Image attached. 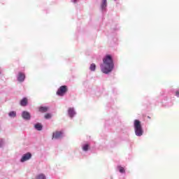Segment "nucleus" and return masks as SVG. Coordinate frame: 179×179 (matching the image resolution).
<instances>
[{"label": "nucleus", "instance_id": "obj_1", "mask_svg": "<svg viewBox=\"0 0 179 179\" xmlns=\"http://www.w3.org/2000/svg\"><path fill=\"white\" fill-rule=\"evenodd\" d=\"M114 69V60L113 56L106 55L103 59V64H101V70L103 73H110Z\"/></svg>", "mask_w": 179, "mask_h": 179}, {"label": "nucleus", "instance_id": "obj_2", "mask_svg": "<svg viewBox=\"0 0 179 179\" xmlns=\"http://www.w3.org/2000/svg\"><path fill=\"white\" fill-rule=\"evenodd\" d=\"M134 131L136 136H142L143 135V129H142V124L141 121L134 120Z\"/></svg>", "mask_w": 179, "mask_h": 179}, {"label": "nucleus", "instance_id": "obj_3", "mask_svg": "<svg viewBox=\"0 0 179 179\" xmlns=\"http://www.w3.org/2000/svg\"><path fill=\"white\" fill-rule=\"evenodd\" d=\"M68 92V87L66 85H62L57 90V96H64Z\"/></svg>", "mask_w": 179, "mask_h": 179}, {"label": "nucleus", "instance_id": "obj_4", "mask_svg": "<svg viewBox=\"0 0 179 179\" xmlns=\"http://www.w3.org/2000/svg\"><path fill=\"white\" fill-rule=\"evenodd\" d=\"M31 159V153L27 152L24 154L20 159L21 163H24V162H27V160H30Z\"/></svg>", "mask_w": 179, "mask_h": 179}, {"label": "nucleus", "instance_id": "obj_5", "mask_svg": "<svg viewBox=\"0 0 179 179\" xmlns=\"http://www.w3.org/2000/svg\"><path fill=\"white\" fill-rule=\"evenodd\" d=\"M63 134L62 131H55L52 134V139H59V138H62Z\"/></svg>", "mask_w": 179, "mask_h": 179}, {"label": "nucleus", "instance_id": "obj_6", "mask_svg": "<svg viewBox=\"0 0 179 179\" xmlns=\"http://www.w3.org/2000/svg\"><path fill=\"white\" fill-rule=\"evenodd\" d=\"M25 78H26V76L24 75V73H18V77H17L18 82H23Z\"/></svg>", "mask_w": 179, "mask_h": 179}, {"label": "nucleus", "instance_id": "obj_7", "mask_svg": "<svg viewBox=\"0 0 179 179\" xmlns=\"http://www.w3.org/2000/svg\"><path fill=\"white\" fill-rule=\"evenodd\" d=\"M22 118L24 120H30V113L26 110L22 112Z\"/></svg>", "mask_w": 179, "mask_h": 179}, {"label": "nucleus", "instance_id": "obj_8", "mask_svg": "<svg viewBox=\"0 0 179 179\" xmlns=\"http://www.w3.org/2000/svg\"><path fill=\"white\" fill-rule=\"evenodd\" d=\"M27 103H29V100L27 99V98H23L21 101H20V106H22V107H26V106H27Z\"/></svg>", "mask_w": 179, "mask_h": 179}, {"label": "nucleus", "instance_id": "obj_9", "mask_svg": "<svg viewBox=\"0 0 179 179\" xmlns=\"http://www.w3.org/2000/svg\"><path fill=\"white\" fill-rule=\"evenodd\" d=\"M49 108L47 106H41L38 108V110L40 113H47V111H48Z\"/></svg>", "mask_w": 179, "mask_h": 179}, {"label": "nucleus", "instance_id": "obj_10", "mask_svg": "<svg viewBox=\"0 0 179 179\" xmlns=\"http://www.w3.org/2000/svg\"><path fill=\"white\" fill-rule=\"evenodd\" d=\"M68 113H69V117H71V118L73 117V115H75V114H76L75 110H73V108H69Z\"/></svg>", "mask_w": 179, "mask_h": 179}, {"label": "nucleus", "instance_id": "obj_11", "mask_svg": "<svg viewBox=\"0 0 179 179\" xmlns=\"http://www.w3.org/2000/svg\"><path fill=\"white\" fill-rule=\"evenodd\" d=\"M34 128L37 129V131H41L43 129V126L40 123H37L34 125Z\"/></svg>", "mask_w": 179, "mask_h": 179}, {"label": "nucleus", "instance_id": "obj_12", "mask_svg": "<svg viewBox=\"0 0 179 179\" xmlns=\"http://www.w3.org/2000/svg\"><path fill=\"white\" fill-rule=\"evenodd\" d=\"M107 6V0H102L101 8L105 9Z\"/></svg>", "mask_w": 179, "mask_h": 179}, {"label": "nucleus", "instance_id": "obj_13", "mask_svg": "<svg viewBox=\"0 0 179 179\" xmlns=\"http://www.w3.org/2000/svg\"><path fill=\"white\" fill-rule=\"evenodd\" d=\"M89 148H90L89 144H85V145L83 146V150L85 152H87V150H89Z\"/></svg>", "mask_w": 179, "mask_h": 179}, {"label": "nucleus", "instance_id": "obj_14", "mask_svg": "<svg viewBox=\"0 0 179 179\" xmlns=\"http://www.w3.org/2000/svg\"><path fill=\"white\" fill-rule=\"evenodd\" d=\"M90 69L92 71H96V64L94 63L92 64L90 66Z\"/></svg>", "mask_w": 179, "mask_h": 179}, {"label": "nucleus", "instance_id": "obj_15", "mask_svg": "<svg viewBox=\"0 0 179 179\" xmlns=\"http://www.w3.org/2000/svg\"><path fill=\"white\" fill-rule=\"evenodd\" d=\"M8 115L12 118H15V117H16V113L15 111H11L8 113Z\"/></svg>", "mask_w": 179, "mask_h": 179}, {"label": "nucleus", "instance_id": "obj_16", "mask_svg": "<svg viewBox=\"0 0 179 179\" xmlns=\"http://www.w3.org/2000/svg\"><path fill=\"white\" fill-rule=\"evenodd\" d=\"M36 179H45V175L41 173L36 177Z\"/></svg>", "mask_w": 179, "mask_h": 179}, {"label": "nucleus", "instance_id": "obj_17", "mask_svg": "<svg viewBox=\"0 0 179 179\" xmlns=\"http://www.w3.org/2000/svg\"><path fill=\"white\" fill-rule=\"evenodd\" d=\"M117 168L119 169L120 173H125V169H124V167L118 166Z\"/></svg>", "mask_w": 179, "mask_h": 179}, {"label": "nucleus", "instance_id": "obj_18", "mask_svg": "<svg viewBox=\"0 0 179 179\" xmlns=\"http://www.w3.org/2000/svg\"><path fill=\"white\" fill-rule=\"evenodd\" d=\"M45 118L46 120H50V118H51V113H46V114L45 115Z\"/></svg>", "mask_w": 179, "mask_h": 179}, {"label": "nucleus", "instance_id": "obj_19", "mask_svg": "<svg viewBox=\"0 0 179 179\" xmlns=\"http://www.w3.org/2000/svg\"><path fill=\"white\" fill-rule=\"evenodd\" d=\"M176 96H177V97H179V91L176 92Z\"/></svg>", "mask_w": 179, "mask_h": 179}, {"label": "nucleus", "instance_id": "obj_20", "mask_svg": "<svg viewBox=\"0 0 179 179\" xmlns=\"http://www.w3.org/2000/svg\"><path fill=\"white\" fill-rule=\"evenodd\" d=\"M73 2L75 3V2H76L78 0H73Z\"/></svg>", "mask_w": 179, "mask_h": 179}, {"label": "nucleus", "instance_id": "obj_21", "mask_svg": "<svg viewBox=\"0 0 179 179\" xmlns=\"http://www.w3.org/2000/svg\"><path fill=\"white\" fill-rule=\"evenodd\" d=\"M148 118H150V117L148 116Z\"/></svg>", "mask_w": 179, "mask_h": 179}]
</instances>
